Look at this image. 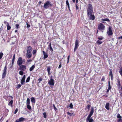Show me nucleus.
Wrapping results in <instances>:
<instances>
[{
	"label": "nucleus",
	"instance_id": "50",
	"mask_svg": "<svg viewBox=\"0 0 122 122\" xmlns=\"http://www.w3.org/2000/svg\"><path fill=\"white\" fill-rule=\"evenodd\" d=\"M26 25H27V27L28 28H29L30 26V25L27 22H26Z\"/></svg>",
	"mask_w": 122,
	"mask_h": 122
},
{
	"label": "nucleus",
	"instance_id": "48",
	"mask_svg": "<svg viewBox=\"0 0 122 122\" xmlns=\"http://www.w3.org/2000/svg\"><path fill=\"white\" fill-rule=\"evenodd\" d=\"M91 107V106L89 104H88L87 105V108L88 110H89Z\"/></svg>",
	"mask_w": 122,
	"mask_h": 122
},
{
	"label": "nucleus",
	"instance_id": "19",
	"mask_svg": "<svg viewBox=\"0 0 122 122\" xmlns=\"http://www.w3.org/2000/svg\"><path fill=\"white\" fill-rule=\"evenodd\" d=\"M109 103H106L105 107L107 110H109Z\"/></svg>",
	"mask_w": 122,
	"mask_h": 122
},
{
	"label": "nucleus",
	"instance_id": "16",
	"mask_svg": "<svg viewBox=\"0 0 122 122\" xmlns=\"http://www.w3.org/2000/svg\"><path fill=\"white\" fill-rule=\"evenodd\" d=\"M49 47H48V49H49V50L51 51V52H53V50L52 47L51 43L50 42L48 45Z\"/></svg>",
	"mask_w": 122,
	"mask_h": 122
},
{
	"label": "nucleus",
	"instance_id": "27",
	"mask_svg": "<svg viewBox=\"0 0 122 122\" xmlns=\"http://www.w3.org/2000/svg\"><path fill=\"white\" fill-rule=\"evenodd\" d=\"M27 105V107L28 109L29 110H31V106L30 105V104H28Z\"/></svg>",
	"mask_w": 122,
	"mask_h": 122
},
{
	"label": "nucleus",
	"instance_id": "61",
	"mask_svg": "<svg viewBox=\"0 0 122 122\" xmlns=\"http://www.w3.org/2000/svg\"><path fill=\"white\" fill-rule=\"evenodd\" d=\"M25 59H22V63L23 62H25Z\"/></svg>",
	"mask_w": 122,
	"mask_h": 122
},
{
	"label": "nucleus",
	"instance_id": "12",
	"mask_svg": "<svg viewBox=\"0 0 122 122\" xmlns=\"http://www.w3.org/2000/svg\"><path fill=\"white\" fill-rule=\"evenodd\" d=\"M9 97H10L11 98H12V100L10 101L9 103H8V105L9 106H10L11 107H13V100H12V99H13V97L12 96H10Z\"/></svg>",
	"mask_w": 122,
	"mask_h": 122
},
{
	"label": "nucleus",
	"instance_id": "20",
	"mask_svg": "<svg viewBox=\"0 0 122 122\" xmlns=\"http://www.w3.org/2000/svg\"><path fill=\"white\" fill-rule=\"evenodd\" d=\"M47 70L48 72V74L49 75H50L51 74V73H50V70H51V68L50 66H47Z\"/></svg>",
	"mask_w": 122,
	"mask_h": 122
},
{
	"label": "nucleus",
	"instance_id": "40",
	"mask_svg": "<svg viewBox=\"0 0 122 122\" xmlns=\"http://www.w3.org/2000/svg\"><path fill=\"white\" fill-rule=\"evenodd\" d=\"M73 113H70L69 112H67V114L68 115H69L70 116H71L72 115Z\"/></svg>",
	"mask_w": 122,
	"mask_h": 122
},
{
	"label": "nucleus",
	"instance_id": "37",
	"mask_svg": "<svg viewBox=\"0 0 122 122\" xmlns=\"http://www.w3.org/2000/svg\"><path fill=\"white\" fill-rule=\"evenodd\" d=\"M117 117L118 118H122V117L119 114H118L117 116Z\"/></svg>",
	"mask_w": 122,
	"mask_h": 122
},
{
	"label": "nucleus",
	"instance_id": "36",
	"mask_svg": "<svg viewBox=\"0 0 122 122\" xmlns=\"http://www.w3.org/2000/svg\"><path fill=\"white\" fill-rule=\"evenodd\" d=\"M103 38H104L103 37L101 36V37H98L97 38L99 41H101L103 40Z\"/></svg>",
	"mask_w": 122,
	"mask_h": 122
},
{
	"label": "nucleus",
	"instance_id": "62",
	"mask_svg": "<svg viewBox=\"0 0 122 122\" xmlns=\"http://www.w3.org/2000/svg\"><path fill=\"white\" fill-rule=\"evenodd\" d=\"M41 2H42L41 1L39 2L38 3L39 4V5H40Z\"/></svg>",
	"mask_w": 122,
	"mask_h": 122
},
{
	"label": "nucleus",
	"instance_id": "47",
	"mask_svg": "<svg viewBox=\"0 0 122 122\" xmlns=\"http://www.w3.org/2000/svg\"><path fill=\"white\" fill-rule=\"evenodd\" d=\"M122 118H119L117 121V122H122Z\"/></svg>",
	"mask_w": 122,
	"mask_h": 122
},
{
	"label": "nucleus",
	"instance_id": "51",
	"mask_svg": "<svg viewBox=\"0 0 122 122\" xmlns=\"http://www.w3.org/2000/svg\"><path fill=\"white\" fill-rule=\"evenodd\" d=\"M18 111V109L17 108H16V109L15 110V112H14V114H15Z\"/></svg>",
	"mask_w": 122,
	"mask_h": 122
},
{
	"label": "nucleus",
	"instance_id": "25",
	"mask_svg": "<svg viewBox=\"0 0 122 122\" xmlns=\"http://www.w3.org/2000/svg\"><path fill=\"white\" fill-rule=\"evenodd\" d=\"M6 26H7V29L8 30H9L11 28V27L10 25L9 24L6 25Z\"/></svg>",
	"mask_w": 122,
	"mask_h": 122
},
{
	"label": "nucleus",
	"instance_id": "17",
	"mask_svg": "<svg viewBox=\"0 0 122 122\" xmlns=\"http://www.w3.org/2000/svg\"><path fill=\"white\" fill-rule=\"evenodd\" d=\"M42 52L43 53V55H44L43 58L44 59H45L48 57V56L47 54V53H46L44 51H43Z\"/></svg>",
	"mask_w": 122,
	"mask_h": 122
},
{
	"label": "nucleus",
	"instance_id": "2",
	"mask_svg": "<svg viewBox=\"0 0 122 122\" xmlns=\"http://www.w3.org/2000/svg\"><path fill=\"white\" fill-rule=\"evenodd\" d=\"M105 26L102 23H100L98 25V29L103 32L105 29Z\"/></svg>",
	"mask_w": 122,
	"mask_h": 122
},
{
	"label": "nucleus",
	"instance_id": "26",
	"mask_svg": "<svg viewBox=\"0 0 122 122\" xmlns=\"http://www.w3.org/2000/svg\"><path fill=\"white\" fill-rule=\"evenodd\" d=\"M30 99L29 98H27L26 100V104H30Z\"/></svg>",
	"mask_w": 122,
	"mask_h": 122
},
{
	"label": "nucleus",
	"instance_id": "33",
	"mask_svg": "<svg viewBox=\"0 0 122 122\" xmlns=\"http://www.w3.org/2000/svg\"><path fill=\"white\" fill-rule=\"evenodd\" d=\"M19 74L21 75H23L24 74V72L22 71L21 70L19 71Z\"/></svg>",
	"mask_w": 122,
	"mask_h": 122
},
{
	"label": "nucleus",
	"instance_id": "41",
	"mask_svg": "<svg viewBox=\"0 0 122 122\" xmlns=\"http://www.w3.org/2000/svg\"><path fill=\"white\" fill-rule=\"evenodd\" d=\"M69 107L71 108H72L73 107V106L72 105V103H71L69 105Z\"/></svg>",
	"mask_w": 122,
	"mask_h": 122
},
{
	"label": "nucleus",
	"instance_id": "42",
	"mask_svg": "<svg viewBox=\"0 0 122 122\" xmlns=\"http://www.w3.org/2000/svg\"><path fill=\"white\" fill-rule=\"evenodd\" d=\"M21 86V85L20 84H19L17 85L16 88L17 89H19Z\"/></svg>",
	"mask_w": 122,
	"mask_h": 122
},
{
	"label": "nucleus",
	"instance_id": "58",
	"mask_svg": "<svg viewBox=\"0 0 122 122\" xmlns=\"http://www.w3.org/2000/svg\"><path fill=\"white\" fill-rule=\"evenodd\" d=\"M15 54L14 55H13V59H15Z\"/></svg>",
	"mask_w": 122,
	"mask_h": 122
},
{
	"label": "nucleus",
	"instance_id": "29",
	"mask_svg": "<svg viewBox=\"0 0 122 122\" xmlns=\"http://www.w3.org/2000/svg\"><path fill=\"white\" fill-rule=\"evenodd\" d=\"M97 43L98 45H100L102 43V42L100 41L99 40L97 41L96 42Z\"/></svg>",
	"mask_w": 122,
	"mask_h": 122
},
{
	"label": "nucleus",
	"instance_id": "63",
	"mask_svg": "<svg viewBox=\"0 0 122 122\" xmlns=\"http://www.w3.org/2000/svg\"><path fill=\"white\" fill-rule=\"evenodd\" d=\"M70 55H69V56H68V57H67V60H69V58H70Z\"/></svg>",
	"mask_w": 122,
	"mask_h": 122
},
{
	"label": "nucleus",
	"instance_id": "23",
	"mask_svg": "<svg viewBox=\"0 0 122 122\" xmlns=\"http://www.w3.org/2000/svg\"><path fill=\"white\" fill-rule=\"evenodd\" d=\"M117 86H118L119 87L121 86V84L120 80L119 79H117Z\"/></svg>",
	"mask_w": 122,
	"mask_h": 122
},
{
	"label": "nucleus",
	"instance_id": "55",
	"mask_svg": "<svg viewBox=\"0 0 122 122\" xmlns=\"http://www.w3.org/2000/svg\"><path fill=\"white\" fill-rule=\"evenodd\" d=\"M4 23L5 24H6V25H7L8 24H9V23L6 21H4Z\"/></svg>",
	"mask_w": 122,
	"mask_h": 122
},
{
	"label": "nucleus",
	"instance_id": "34",
	"mask_svg": "<svg viewBox=\"0 0 122 122\" xmlns=\"http://www.w3.org/2000/svg\"><path fill=\"white\" fill-rule=\"evenodd\" d=\"M111 88L110 84V81H108V89H110Z\"/></svg>",
	"mask_w": 122,
	"mask_h": 122
},
{
	"label": "nucleus",
	"instance_id": "4",
	"mask_svg": "<svg viewBox=\"0 0 122 122\" xmlns=\"http://www.w3.org/2000/svg\"><path fill=\"white\" fill-rule=\"evenodd\" d=\"M7 65H5L3 70V72L2 75V78L4 79L5 77L7 74Z\"/></svg>",
	"mask_w": 122,
	"mask_h": 122
},
{
	"label": "nucleus",
	"instance_id": "24",
	"mask_svg": "<svg viewBox=\"0 0 122 122\" xmlns=\"http://www.w3.org/2000/svg\"><path fill=\"white\" fill-rule=\"evenodd\" d=\"M35 66L34 65H32L30 68L29 70L30 71H32L35 68Z\"/></svg>",
	"mask_w": 122,
	"mask_h": 122
},
{
	"label": "nucleus",
	"instance_id": "52",
	"mask_svg": "<svg viewBox=\"0 0 122 122\" xmlns=\"http://www.w3.org/2000/svg\"><path fill=\"white\" fill-rule=\"evenodd\" d=\"M25 75H24L23 76L22 79L25 80Z\"/></svg>",
	"mask_w": 122,
	"mask_h": 122
},
{
	"label": "nucleus",
	"instance_id": "15",
	"mask_svg": "<svg viewBox=\"0 0 122 122\" xmlns=\"http://www.w3.org/2000/svg\"><path fill=\"white\" fill-rule=\"evenodd\" d=\"M109 70H110L109 72V75L110 76L111 80L112 81L113 80V75L112 73V70L110 69Z\"/></svg>",
	"mask_w": 122,
	"mask_h": 122
},
{
	"label": "nucleus",
	"instance_id": "57",
	"mask_svg": "<svg viewBox=\"0 0 122 122\" xmlns=\"http://www.w3.org/2000/svg\"><path fill=\"white\" fill-rule=\"evenodd\" d=\"M61 64H60L59 65L58 67V68L60 69V68L61 67Z\"/></svg>",
	"mask_w": 122,
	"mask_h": 122
},
{
	"label": "nucleus",
	"instance_id": "43",
	"mask_svg": "<svg viewBox=\"0 0 122 122\" xmlns=\"http://www.w3.org/2000/svg\"><path fill=\"white\" fill-rule=\"evenodd\" d=\"M53 107L54 108V110L55 111H56L57 110V108H56V107H55V105L54 104H53Z\"/></svg>",
	"mask_w": 122,
	"mask_h": 122
},
{
	"label": "nucleus",
	"instance_id": "35",
	"mask_svg": "<svg viewBox=\"0 0 122 122\" xmlns=\"http://www.w3.org/2000/svg\"><path fill=\"white\" fill-rule=\"evenodd\" d=\"M3 55V53L2 52H0V59L2 58Z\"/></svg>",
	"mask_w": 122,
	"mask_h": 122
},
{
	"label": "nucleus",
	"instance_id": "22",
	"mask_svg": "<svg viewBox=\"0 0 122 122\" xmlns=\"http://www.w3.org/2000/svg\"><path fill=\"white\" fill-rule=\"evenodd\" d=\"M30 100L31 102L33 103H35L36 102V100L34 97H32L30 98Z\"/></svg>",
	"mask_w": 122,
	"mask_h": 122
},
{
	"label": "nucleus",
	"instance_id": "10",
	"mask_svg": "<svg viewBox=\"0 0 122 122\" xmlns=\"http://www.w3.org/2000/svg\"><path fill=\"white\" fill-rule=\"evenodd\" d=\"M20 66L19 69L20 70L23 71H25L26 69V66H25L21 65Z\"/></svg>",
	"mask_w": 122,
	"mask_h": 122
},
{
	"label": "nucleus",
	"instance_id": "7",
	"mask_svg": "<svg viewBox=\"0 0 122 122\" xmlns=\"http://www.w3.org/2000/svg\"><path fill=\"white\" fill-rule=\"evenodd\" d=\"M48 83L51 86H53L54 84V81L52 78V76H51L50 80L48 82Z\"/></svg>",
	"mask_w": 122,
	"mask_h": 122
},
{
	"label": "nucleus",
	"instance_id": "11",
	"mask_svg": "<svg viewBox=\"0 0 122 122\" xmlns=\"http://www.w3.org/2000/svg\"><path fill=\"white\" fill-rule=\"evenodd\" d=\"M91 117H87L86 120V121L87 122H94V121L93 119L92 118H91Z\"/></svg>",
	"mask_w": 122,
	"mask_h": 122
},
{
	"label": "nucleus",
	"instance_id": "14",
	"mask_svg": "<svg viewBox=\"0 0 122 122\" xmlns=\"http://www.w3.org/2000/svg\"><path fill=\"white\" fill-rule=\"evenodd\" d=\"M32 48L31 46H28L27 47V52L28 53H31L32 51Z\"/></svg>",
	"mask_w": 122,
	"mask_h": 122
},
{
	"label": "nucleus",
	"instance_id": "21",
	"mask_svg": "<svg viewBox=\"0 0 122 122\" xmlns=\"http://www.w3.org/2000/svg\"><path fill=\"white\" fill-rule=\"evenodd\" d=\"M102 20L104 21H106L109 22L111 23V22L109 19L108 18H106L104 19H102Z\"/></svg>",
	"mask_w": 122,
	"mask_h": 122
},
{
	"label": "nucleus",
	"instance_id": "60",
	"mask_svg": "<svg viewBox=\"0 0 122 122\" xmlns=\"http://www.w3.org/2000/svg\"><path fill=\"white\" fill-rule=\"evenodd\" d=\"M110 90V89H108L107 90V92H107V93L108 92H109V91Z\"/></svg>",
	"mask_w": 122,
	"mask_h": 122
},
{
	"label": "nucleus",
	"instance_id": "8",
	"mask_svg": "<svg viewBox=\"0 0 122 122\" xmlns=\"http://www.w3.org/2000/svg\"><path fill=\"white\" fill-rule=\"evenodd\" d=\"M17 64L18 66H20L22 64V58L21 57H20L19 58L17 61Z\"/></svg>",
	"mask_w": 122,
	"mask_h": 122
},
{
	"label": "nucleus",
	"instance_id": "32",
	"mask_svg": "<svg viewBox=\"0 0 122 122\" xmlns=\"http://www.w3.org/2000/svg\"><path fill=\"white\" fill-rule=\"evenodd\" d=\"M25 82V80H24L21 79L20 81L21 84V85L24 84Z\"/></svg>",
	"mask_w": 122,
	"mask_h": 122
},
{
	"label": "nucleus",
	"instance_id": "64",
	"mask_svg": "<svg viewBox=\"0 0 122 122\" xmlns=\"http://www.w3.org/2000/svg\"><path fill=\"white\" fill-rule=\"evenodd\" d=\"M102 24H103V23H104V24H106V23L105 21H102Z\"/></svg>",
	"mask_w": 122,
	"mask_h": 122
},
{
	"label": "nucleus",
	"instance_id": "3",
	"mask_svg": "<svg viewBox=\"0 0 122 122\" xmlns=\"http://www.w3.org/2000/svg\"><path fill=\"white\" fill-rule=\"evenodd\" d=\"M52 4H51V2L49 1H47L45 4H44V7L45 9H47L49 7H52Z\"/></svg>",
	"mask_w": 122,
	"mask_h": 122
},
{
	"label": "nucleus",
	"instance_id": "18",
	"mask_svg": "<svg viewBox=\"0 0 122 122\" xmlns=\"http://www.w3.org/2000/svg\"><path fill=\"white\" fill-rule=\"evenodd\" d=\"M32 54L31 53H28L26 54V57L28 58H29L31 57Z\"/></svg>",
	"mask_w": 122,
	"mask_h": 122
},
{
	"label": "nucleus",
	"instance_id": "30",
	"mask_svg": "<svg viewBox=\"0 0 122 122\" xmlns=\"http://www.w3.org/2000/svg\"><path fill=\"white\" fill-rule=\"evenodd\" d=\"M43 117L44 118H46V112H44L43 113Z\"/></svg>",
	"mask_w": 122,
	"mask_h": 122
},
{
	"label": "nucleus",
	"instance_id": "44",
	"mask_svg": "<svg viewBox=\"0 0 122 122\" xmlns=\"http://www.w3.org/2000/svg\"><path fill=\"white\" fill-rule=\"evenodd\" d=\"M19 25L18 24H17L15 25V28L17 29H18L19 28Z\"/></svg>",
	"mask_w": 122,
	"mask_h": 122
},
{
	"label": "nucleus",
	"instance_id": "9",
	"mask_svg": "<svg viewBox=\"0 0 122 122\" xmlns=\"http://www.w3.org/2000/svg\"><path fill=\"white\" fill-rule=\"evenodd\" d=\"M25 120V119L22 117L16 120L15 122H23Z\"/></svg>",
	"mask_w": 122,
	"mask_h": 122
},
{
	"label": "nucleus",
	"instance_id": "38",
	"mask_svg": "<svg viewBox=\"0 0 122 122\" xmlns=\"http://www.w3.org/2000/svg\"><path fill=\"white\" fill-rule=\"evenodd\" d=\"M66 5L68 6V7H69L70 5L68 0H67L66 1Z\"/></svg>",
	"mask_w": 122,
	"mask_h": 122
},
{
	"label": "nucleus",
	"instance_id": "6",
	"mask_svg": "<svg viewBox=\"0 0 122 122\" xmlns=\"http://www.w3.org/2000/svg\"><path fill=\"white\" fill-rule=\"evenodd\" d=\"M112 27L111 26H110L109 27L108 30L107 32V33L108 36H112L113 34L112 30Z\"/></svg>",
	"mask_w": 122,
	"mask_h": 122
},
{
	"label": "nucleus",
	"instance_id": "59",
	"mask_svg": "<svg viewBox=\"0 0 122 122\" xmlns=\"http://www.w3.org/2000/svg\"><path fill=\"white\" fill-rule=\"evenodd\" d=\"M118 38L119 39H122V36L118 37Z\"/></svg>",
	"mask_w": 122,
	"mask_h": 122
},
{
	"label": "nucleus",
	"instance_id": "46",
	"mask_svg": "<svg viewBox=\"0 0 122 122\" xmlns=\"http://www.w3.org/2000/svg\"><path fill=\"white\" fill-rule=\"evenodd\" d=\"M33 54V55H35L36 53V50H34L32 52Z\"/></svg>",
	"mask_w": 122,
	"mask_h": 122
},
{
	"label": "nucleus",
	"instance_id": "49",
	"mask_svg": "<svg viewBox=\"0 0 122 122\" xmlns=\"http://www.w3.org/2000/svg\"><path fill=\"white\" fill-rule=\"evenodd\" d=\"M76 9L77 10L79 9V7L77 4H76Z\"/></svg>",
	"mask_w": 122,
	"mask_h": 122
},
{
	"label": "nucleus",
	"instance_id": "5",
	"mask_svg": "<svg viewBox=\"0 0 122 122\" xmlns=\"http://www.w3.org/2000/svg\"><path fill=\"white\" fill-rule=\"evenodd\" d=\"M79 46V42L78 40H76L75 42V47L74 50V52H75L78 47Z\"/></svg>",
	"mask_w": 122,
	"mask_h": 122
},
{
	"label": "nucleus",
	"instance_id": "53",
	"mask_svg": "<svg viewBox=\"0 0 122 122\" xmlns=\"http://www.w3.org/2000/svg\"><path fill=\"white\" fill-rule=\"evenodd\" d=\"M32 61V60L31 59L28 60L27 61V62L28 63L30 62H31Z\"/></svg>",
	"mask_w": 122,
	"mask_h": 122
},
{
	"label": "nucleus",
	"instance_id": "13",
	"mask_svg": "<svg viewBox=\"0 0 122 122\" xmlns=\"http://www.w3.org/2000/svg\"><path fill=\"white\" fill-rule=\"evenodd\" d=\"M94 112V109L93 107H92L91 108V111L90 112L89 115H88L87 117H91L93 115V113Z\"/></svg>",
	"mask_w": 122,
	"mask_h": 122
},
{
	"label": "nucleus",
	"instance_id": "31",
	"mask_svg": "<svg viewBox=\"0 0 122 122\" xmlns=\"http://www.w3.org/2000/svg\"><path fill=\"white\" fill-rule=\"evenodd\" d=\"M119 72L121 75L122 76V67L120 68V70L119 71Z\"/></svg>",
	"mask_w": 122,
	"mask_h": 122
},
{
	"label": "nucleus",
	"instance_id": "39",
	"mask_svg": "<svg viewBox=\"0 0 122 122\" xmlns=\"http://www.w3.org/2000/svg\"><path fill=\"white\" fill-rule=\"evenodd\" d=\"M43 79L41 77H40L38 79V80L39 81L38 83H39Z\"/></svg>",
	"mask_w": 122,
	"mask_h": 122
},
{
	"label": "nucleus",
	"instance_id": "28",
	"mask_svg": "<svg viewBox=\"0 0 122 122\" xmlns=\"http://www.w3.org/2000/svg\"><path fill=\"white\" fill-rule=\"evenodd\" d=\"M30 79V76H29L27 78V79L26 81V82H29Z\"/></svg>",
	"mask_w": 122,
	"mask_h": 122
},
{
	"label": "nucleus",
	"instance_id": "1",
	"mask_svg": "<svg viewBox=\"0 0 122 122\" xmlns=\"http://www.w3.org/2000/svg\"><path fill=\"white\" fill-rule=\"evenodd\" d=\"M93 12V8L92 5L89 4L87 8V16L89 19L94 20L95 19L94 15L92 14Z\"/></svg>",
	"mask_w": 122,
	"mask_h": 122
},
{
	"label": "nucleus",
	"instance_id": "45",
	"mask_svg": "<svg viewBox=\"0 0 122 122\" xmlns=\"http://www.w3.org/2000/svg\"><path fill=\"white\" fill-rule=\"evenodd\" d=\"M105 77L104 76H103L102 77V78L101 80V81H105Z\"/></svg>",
	"mask_w": 122,
	"mask_h": 122
},
{
	"label": "nucleus",
	"instance_id": "56",
	"mask_svg": "<svg viewBox=\"0 0 122 122\" xmlns=\"http://www.w3.org/2000/svg\"><path fill=\"white\" fill-rule=\"evenodd\" d=\"M36 41L35 40L32 41V43L33 44H34L36 43Z\"/></svg>",
	"mask_w": 122,
	"mask_h": 122
},
{
	"label": "nucleus",
	"instance_id": "54",
	"mask_svg": "<svg viewBox=\"0 0 122 122\" xmlns=\"http://www.w3.org/2000/svg\"><path fill=\"white\" fill-rule=\"evenodd\" d=\"M14 62V61H12L11 66L10 67L11 68L13 66Z\"/></svg>",
	"mask_w": 122,
	"mask_h": 122
}]
</instances>
